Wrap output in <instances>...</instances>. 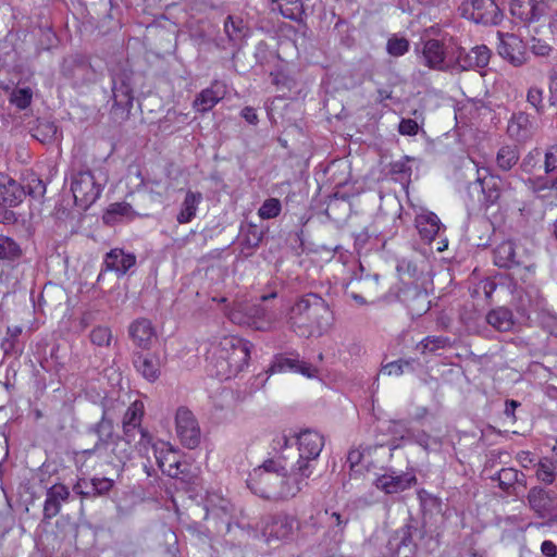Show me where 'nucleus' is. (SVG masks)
<instances>
[{"label": "nucleus", "mask_w": 557, "mask_h": 557, "mask_svg": "<svg viewBox=\"0 0 557 557\" xmlns=\"http://www.w3.org/2000/svg\"><path fill=\"white\" fill-rule=\"evenodd\" d=\"M251 344L235 336H225L208 351L211 375L228 380L238 375L250 359Z\"/></svg>", "instance_id": "obj_1"}, {"label": "nucleus", "mask_w": 557, "mask_h": 557, "mask_svg": "<svg viewBox=\"0 0 557 557\" xmlns=\"http://www.w3.org/2000/svg\"><path fill=\"white\" fill-rule=\"evenodd\" d=\"M288 323L294 331L313 334L321 333L332 323V312L327 302L315 293H308L299 297L292 306Z\"/></svg>", "instance_id": "obj_2"}, {"label": "nucleus", "mask_w": 557, "mask_h": 557, "mask_svg": "<svg viewBox=\"0 0 557 557\" xmlns=\"http://www.w3.org/2000/svg\"><path fill=\"white\" fill-rule=\"evenodd\" d=\"M424 535V523L410 517L401 528L389 536L386 544L387 557H414L419 542Z\"/></svg>", "instance_id": "obj_3"}, {"label": "nucleus", "mask_w": 557, "mask_h": 557, "mask_svg": "<svg viewBox=\"0 0 557 557\" xmlns=\"http://www.w3.org/2000/svg\"><path fill=\"white\" fill-rule=\"evenodd\" d=\"M113 106L111 114L116 121L129 117L134 102L133 71L119 67L110 72Z\"/></svg>", "instance_id": "obj_4"}, {"label": "nucleus", "mask_w": 557, "mask_h": 557, "mask_svg": "<svg viewBox=\"0 0 557 557\" xmlns=\"http://www.w3.org/2000/svg\"><path fill=\"white\" fill-rule=\"evenodd\" d=\"M60 73L74 88L94 84L99 76L97 70L91 65L89 57L82 53L64 57Z\"/></svg>", "instance_id": "obj_5"}, {"label": "nucleus", "mask_w": 557, "mask_h": 557, "mask_svg": "<svg viewBox=\"0 0 557 557\" xmlns=\"http://www.w3.org/2000/svg\"><path fill=\"white\" fill-rule=\"evenodd\" d=\"M234 324L246 325L258 331L271 329L272 318L261 304L236 302L226 312Z\"/></svg>", "instance_id": "obj_6"}, {"label": "nucleus", "mask_w": 557, "mask_h": 557, "mask_svg": "<svg viewBox=\"0 0 557 557\" xmlns=\"http://www.w3.org/2000/svg\"><path fill=\"white\" fill-rule=\"evenodd\" d=\"M102 184H100L94 173L89 169H81L73 171L71 176V191L75 200V205L87 210L94 205L102 193Z\"/></svg>", "instance_id": "obj_7"}, {"label": "nucleus", "mask_w": 557, "mask_h": 557, "mask_svg": "<svg viewBox=\"0 0 557 557\" xmlns=\"http://www.w3.org/2000/svg\"><path fill=\"white\" fill-rule=\"evenodd\" d=\"M455 48V40L428 39L422 42L421 62L431 70L450 71L451 51Z\"/></svg>", "instance_id": "obj_8"}, {"label": "nucleus", "mask_w": 557, "mask_h": 557, "mask_svg": "<svg viewBox=\"0 0 557 557\" xmlns=\"http://www.w3.org/2000/svg\"><path fill=\"white\" fill-rule=\"evenodd\" d=\"M25 197L23 186L8 175L0 173V223L13 224L16 215L13 208L17 207Z\"/></svg>", "instance_id": "obj_9"}, {"label": "nucleus", "mask_w": 557, "mask_h": 557, "mask_svg": "<svg viewBox=\"0 0 557 557\" xmlns=\"http://www.w3.org/2000/svg\"><path fill=\"white\" fill-rule=\"evenodd\" d=\"M527 502L530 510L545 523H557V494L552 490L534 486L529 490Z\"/></svg>", "instance_id": "obj_10"}, {"label": "nucleus", "mask_w": 557, "mask_h": 557, "mask_svg": "<svg viewBox=\"0 0 557 557\" xmlns=\"http://www.w3.org/2000/svg\"><path fill=\"white\" fill-rule=\"evenodd\" d=\"M491 50L485 45H480L467 51L455 42L451 51V72H463L485 67L491 59Z\"/></svg>", "instance_id": "obj_11"}, {"label": "nucleus", "mask_w": 557, "mask_h": 557, "mask_svg": "<svg viewBox=\"0 0 557 557\" xmlns=\"http://www.w3.org/2000/svg\"><path fill=\"white\" fill-rule=\"evenodd\" d=\"M459 10L463 17L484 25H497L504 16L494 0H463Z\"/></svg>", "instance_id": "obj_12"}, {"label": "nucleus", "mask_w": 557, "mask_h": 557, "mask_svg": "<svg viewBox=\"0 0 557 557\" xmlns=\"http://www.w3.org/2000/svg\"><path fill=\"white\" fill-rule=\"evenodd\" d=\"M283 474L253 470L247 480L248 487L265 499L281 498Z\"/></svg>", "instance_id": "obj_13"}, {"label": "nucleus", "mask_w": 557, "mask_h": 557, "mask_svg": "<svg viewBox=\"0 0 557 557\" xmlns=\"http://www.w3.org/2000/svg\"><path fill=\"white\" fill-rule=\"evenodd\" d=\"M176 433L183 446L189 449L200 444L201 432L194 413L186 407H180L175 414Z\"/></svg>", "instance_id": "obj_14"}, {"label": "nucleus", "mask_w": 557, "mask_h": 557, "mask_svg": "<svg viewBox=\"0 0 557 557\" xmlns=\"http://www.w3.org/2000/svg\"><path fill=\"white\" fill-rule=\"evenodd\" d=\"M418 480L413 470L401 472L387 468L385 472L374 480V485L385 494H397L417 484Z\"/></svg>", "instance_id": "obj_15"}, {"label": "nucleus", "mask_w": 557, "mask_h": 557, "mask_svg": "<svg viewBox=\"0 0 557 557\" xmlns=\"http://www.w3.org/2000/svg\"><path fill=\"white\" fill-rule=\"evenodd\" d=\"M297 521L286 513L267 515L256 524L255 531L260 530L261 534L268 539L282 540L293 533Z\"/></svg>", "instance_id": "obj_16"}, {"label": "nucleus", "mask_w": 557, "mask_h": 557, "mask_svg": "<svg viewBox=\"0 0 557 557\" xmlns=\"http://www.w3.org/2000/svg\"><path fill=\"white\" fill-rule=\"evenodd\" d=\"M498 54L513 66H521L528 61L527 46L515 34L498 32Z\"/></svg>", "instance_id": "obj_17"}, {"label": "nucleus", "mask_w": 557, "mask_h": 557, "mask_svg": "<svg viewBox=\"0 0 557 557\" xmlns=\"http://www.w3.org/2000/svg\"><path fill=\"white\" fill-rule=\"evenodd\" d=\"M398 297L407 307L408 312L412 318L422 317L431 308V300L428 292L417 284L404 286L400 289Z\"/></svg>", "instance_id": "obj_18"}, {"label": "nucleus", "mask_w": 557, "mask_h": 557, "mask_svg": "<svg viewBox=\"0 0 557 557\" xmlns=\"http://www.w3.org/2000/svg\"><path fill=\"white\" fill-rule=\"evenodd\" d=\"M70 497L71 492L64 484L57 483L50 486L46 492V499L44 503V520L49 521L57 517L61 511L62 504L66 503Z\"/></svg>", "instance_id": "obj_19"}, {"label": "nucleus", "mask_w": 557, "mask_h": 557, "mask_svg": "<svg viewBox=\"0 0 557 557\" xmlns=\"http://www.w3.org/2000/svg\"><path fill=\"white\" fill-rule=\"evenodd\" d=\"M89 432L96 434L98 441L94 448L84 451L88 456L107 451L110 443L116 437L113 421L107 417L106 410H103L100 421L89 428Z\"/></svg>", "instance_id": "obj_20"}, {"label": "nucleus", "mask_w": 557, "mask_h": 557, "mask_svg": "<svg viewBox=\"0 0 557 557\" xmlns=\"http://www.w3.org/2000/svg\"><path fill=\"white\" fill-rule=\"evenodd\" d=\"M536 124L532 121L531 115L527 112L520 111L513 113L509 120L507 132L508 135L519 143H525L536 132Z\"/></svg>", "instance_id": "obj_21"}, {"label": "nucleus", "mask_w": 557, "mask_h": 557, "mask_svg": "<svg viewBox=\"0 0 557 557\" xmlns=\"http://www.w3.org/2000/svg\"><path fill=\"white\" fill-rule=\"evenodd\" d=\"M132 363L136 371L149 382L157 381L161 374L160 360L156 355L134 351Z\"/></svg>", "instance_id": "obj_22"}, {"label": "nucleus", "mask_w": 557, "mask_h": 557, "mask_svg": "<svg viewBox=\"0 0 557 557\" xmlns=\"http://www.w3.org/2000/svg\"><path fill=\"white\" fill-rule=\"evenodd\" d=\"M136 263V256L131 252H125L122 249L114 248L106 253L103 267L106 271H113L119 276L127 273Z\"/></svg>", "instance_id": "obj_23"}, {"label": "nucleus", "mask_w": 557, "mask_h": 557, "mask_svg": "<svg viewBox=\"0 0 557 557\" xmlns=\"http://www.w3.org/2000/svg\"><path fill=\"white\" fill-rule=\"evenodd\" d=\"M285 370H290L294 372H299L308 377H312L317 373V369L311 364L300 361L298 356L296 357H286L284 355H276L272 364L270 366L268 372L276 373Z\"/></svg>", "instance_id": "obj_24"}, {"label": "nucleus", "mask_w": 557, "mask_h": 557, "mask_svg": "<svg viewBox=\"0 0 557 557\" xmlns=\"http://www.w3.org/2000/svg\"><path fill=\"white\" fill-rule=\"evenodd\" d=\"M299 456L309 459H317L324 446V440L321 434L313 430H304L298 434Z\"/></svg>", "instance_id": "obj_25"}, {"label": "nucleus", "mask_w": 557, "mask_h": 557, "mask_svg": "<svg viewBox=\"0 0 557 557\" xmlns=\"http://www.w3.org/2000/svg\"><path fill=\"white\" fill-rule=\"evenodd\" d=\"M509 11L512 16L525 23L537 21L543 14L541 0H510Z\"/></svg>", "instance_id": "obj_26"}, {"label": "nucleus", "mask_w": 557, "mask_h": 557, "mask_svg": "<svg viewBox=\"0 0 557 557\" xmlns=\"http://www.w3.org/2000/svg\"><path fill=\"white\" fill-rule=\"evenodd\" d=\"M128 335L138 348L149 349L156 332L150 320L140 318L131 323Z\"/></svg>", "instance_id": "obj_27"}, {"label": "nucleus", "mask_w": 557, "mask_h": 557, "mask_svg": "<svg viewBox=\"0 0 557 557\" xmlns=\"http://www.w3.org/2000/svg\"><path fill=\"white\" fill-rule=\"evenodd\" d=\"M478 174L479 176L475 183L480 185L486 203L494 205L502 194L499 178L492 175L486 168L479 169Z\"/></svg>", "instance_id": "obj_28"}, {"label": "nucleus", "mask_w": 557, "mask_h": 557, "mask_svg": "<svg viewBox=\"0 0 557 557\" xmlns=\"http://www.w3.org/2000/svg\"><path fill=\"white\" fill-rule=\"evenodd\" d=\"M494 263L498 268L511 269L522 265L523 261L518 257L515 244L507 240L494 249Z\"/></svg>", "instance_id": "obj_29"}, {"label": "nucleus", "mask_w": 557, "mask_h": 557, "mask_svg": "<svg viewBox=\"0 0 557 557\" xmlns=\"http://www.w3.org/2000/svg\"><path fill=\"white\" fill-rule=\"evenodd\" d=\"M416 227L423 239L432 242L444 226L435 213L426 212L417 215Z\"/></svg>", "instance_id": "obj_30"}, {"label": "nucleus", "mask_w": 557, "mask_h": 557, "mask_svg": "<svg viewBox=\"0 0 557 557\" xmlns=\"http://www.w3.org/2000/svg\"><path fill=\"white\" fill-rule=\"evenodd\" d=\"M271 10L280 13L294 22H301L305 17V9L301 0H269Z\"/></svg>", "instance_id": "obj_31"}, {"label": "nucleus", "mask_w": 557, "mask_h": 557, "mask_svg": "<svg viewBox=\"0 0 557 557\" xmlns=\"http://www.w3.org/2000/svg\"><path fill=\"white\" fill-rule=\"evenodd\" d=\"M136 215L132 206L127 202L111 203L103 213L102 220L107 225H114L124 219L132 220Z\"/></svg>", "instance_id": "obj_32"}, {"label": "nucleus", "mask_w": 557, "mask_h": 557, "mask_svg": "<svg viewBox=\"0 0 557 557\" xmlns=\"http://www.w3.org/2000/svg\"><path fill=\"white\" fill-rule=\"evenodd\" d=\"M201 200V193L188 190L176 216L177 222L180 224L189 223L196 216V212Z\"/></svg>", "instance_id": "obj_33"}, {"label": "nucleus", "mask_w": 557, "mask_h": 557, "mask_svg": "<svg viewBox=\"0 0 557 557\" xmlns=\"http://www.w3.org/2000/svg\"><path fill=\"white\" fill-rule=\"evenodd\" d=\"M29 132L41 144H50L58 137V126L55 123L45 119H37L29 128Z\"/></svg>", "instance_id": "obj_34"}, {"label": "nucleus", "mask_w": 557, "mask_h": 557, "mask_svg": "<svg viewBox=\"0 0 557 557\" xmlns=\"http://www.w3.org/2000/svg\"><path fill=\"white\" fill-rule=\"evenodd\" d=\"M486 322L499 332H508L513 326V314L508 308L498 307L487 313Z\"/></svg>", "instance_id": "obj_35"}, {"label": "nucleus", "mask_w": 557, "mask_h": 557, "mask_svg": "<svg viewBox=\"0 0 557 557\" xmlns=\"http://www.w3.org/2000/svg\"><path fill=\"white\" fill-rule=\"evenodd\" d=\"M216 85L211 86L210 88L203 89L194 100V108L199 112H208L211 110L222 98L223 96L219 92V90L214 89Z\"/></svg>", "instance_id": "obj_36"}, {"label": "nucleus", "mask_w": 557, "mask_h": 557, "mask_svg": "<svg viewBox=\"0 0 557 557\" xmlns=\"http://www.w3.org/2000/svg\"><path fill=\"white\" fill-rule=\"evenodd\" d=\"M314 459L299 456L296 463L290 468V472L295 476V481L298 480V484H302L305 487L308 486L307 480L312 475Z\"/></svg>", "instance_id": "obj_37"}, {"label": "nucleus", "mask_w": 557, "mask_h": 557, "mask_svg": "<svg viewBox=\"0 0 557 557\" xmlns=\"http://www.w3.org/2000/svg\"><path fill=\"white\" fill-rule=\"evenodd\" d=\"M413 161H416L414 158L405 156L400 160L391 163L389 173L395 180L400 181L401 183H409L412 173V169L409 163Z\"/></svg>", "instance_id": "obj_38"}, {"label": "nucleus", "mask_w": 557, "mask_h": 557, "mask_svg": "<svg viewBox=\"0 0 557 557\" xmlns=\"http://www.w3.org/2000/svg\"><path fill=\"white\" fill-rule=\"evenodd\" d=\"M139 435L140 440L138 442L139 451L147 449V446L151 444L152 437L151 435L141 428H131L123 425V436H120L121 440L127 441L128 444L134 445L136 436Z\"/></svg>", "instance_id": "obj_39"}, {"label": "nucleus", "mask_w": 557, "mask_h": 557, "mask_svg": "<svg viewBox=\"0 0 557 557\" xmlns=\"http://www.w3.org/2000/svg\"><path fill=\"white\" fill-rule=\"evenodd\" d=\"M263 234L264 232L261 227H259L256 224L249 223L246 226L242 227V245L245 248L255 249L260 245L263 238Z\"/></svg>", "instance_id": "obj_40"}, {"label": "nucleus", "mask_w": 557, "mask_h": 557, "mask_svg": "<svg viewBox=\"0 0 557 557\" xmlns=\"http://www.w3.org/2000/svg\"><path fill=\"white\" fill-rule=\"evenodd\" d=\"M224 32L231 41H237L246 35L243 18L228 15L224 21Z\"/></svg>", "instance_id": "obj_41"}, {"label": "nucleus", "mask_w": 557, "mask_h": 557, "mask_svg": "<svg viewBox=\"0 0 557 557\" xmlns=\"http://www.w3.org/2000/svg\"><path fill=\"white\" fill-rule=\"evenodd\" d=\"M22 256L20 245L9 236L0 235V259L14 261Z\"/></svg>", "instance_id": "obj_42"}, {"label": "nucleus", "mask_w": 557, "mask_h": 557, "mask_svg": "<svg viewBox=\"0 0 557 557\" xmlns=\"http://www.w3.org/2000/svg\"><path fill=\"white\" fill-rule=\"evenodd\" d=\"M519 160V152L516 147L504 146L496 156V162L503 171H509Z\"/></svg>", "instance_id": "obj_43"}, {"label": "nucleus", "mask_w": 557, "mask_h": 557, "mask_svg": "<svg viewBox=\"0 0 557 557\" xmlns=\"http://www.w3.org/2000/svg\"><path fill=\"white\" fill-rule=\"evenodd\" d=\"M112 445L111 454L116 458L120 463L125 465L131 460L134 445L128 444L127 441H123L119 435L110 443Z\"/></svg>", "instance_id": "obj_44"}, {"label": "nucleus", "mask_w": 557, "mask_h": 557, "mask_svg": "<svg viewBox=\"0 0 557 557\" xmlns=\"http://www.w3.org/2000/svg\"><path fill=\"white\" fill-rule=\"evenodd\" d=\"M529 189L540 199H548L550 197V189L548 178L539 176L529 178L527 182Z\"/></svg>", "instance_id": "obj_45"}, {"label": "nucleus", "mask_w": 557, "mask_h": 557, "mask_svg": "<svg viewBox=\"0 0 557 557\" xmlns=\"http://www.w3.org/2000/svg\"><path fill=\"white\" fill-rule=\"evenodd\" d=\"M295 481L294 474L285 470L282 480L281 498L295 497L305 486Z\"/></svg>", "instance_id": "obj_46"}, {"label": "nucleus", "mask_w": 557, "mask_h": 557, "mask_svg": "<svg viewBox=\"0 0 557 557\" xmlns=\"http://www.w3.org/2000/svg\"><path fill=\"white\" fill-rule=\"evenodd\" d=\"M410 47L409 40L405 37L393 35L386 44V51L392 57H401L408 52Z\"/></svg>", "instance_id": "obj_47"}, {"label": "nucleus", "mask_w": 557, "mask_h": 557, "mask_svg": "<svg viewBox=\"0 0 557 557\" xmlns=\"http://www.w3.org/2000/svg\"><path fill=\"white\" fill-rule=\"evenodd\" d=\"M73 492L81 496L82 500L98 497L94 479H78L73 485Z\"/></svg>", "instance_id": "obj_48"}, {"label": "nucleus", "mask_w": 557, "mask_h": 557, "mask_svg": "<svg viewBox=\"0 0 557 557\" xmlns=\"http://www.w3.org/2000/svg\"><path fill=\"white\" fill-rule=\"evenodd\" d=\"M393 425H399L401 426L404 430H406L407 434L409 436H411L414 442L420 445L421 447H423L425 450H429L431 448L432 445L434 446H438L440 445V442L432 437L431 435H429L428 433L425 432H418L417 434L414 433H411L410 430H408L405 425V423L403 421H398V422H392Z\"/></svg>", "instance_id": "obj_49"}, {"label": "nucleus", "mask_w": 557, "mask_h": 557, "mask_svg": "<svg viewBox=\"0 0 557 557\" xmlns=\"http://www.w3.org/2000/svg\"><path fill=\"white\" fill-rule=\"evenodd\" d=\"M527 102L535 109L539 115L545 112L544 91L537 86H531L527 91Z\"/></svg>", "instance_id": "obj_50"}, {"label": "nucleus", "mask_w": 557, "mask_h": 557, "mask_svg": "<svg viewBox=\"0 0 557 557\" xmlns=\"http://www.w3.org/2000/svg\"><path fill=\"white\" fill-rule=\"evenodd\" d=\"M32 98L33 90L29 87L15 88L10 96V102L24 110L30 104Z\"/></svg>", "instance_id": "obj_51"}, {"label": "nucleus", "mask_w": 557, "mask_h": 557, "mask_svg": "<svg viewBox=\"0 0 557 557\" xmlns=\"http://www.w3.org/2000/svg\"><path fill=\"white\" fill-rule=\"evenodd\" d=\"M282 210L281 201L276 198L267 199L258 210V214L263 220L276 218Z\"/></svg>", "instance_id": "obj_52"}, {"label": "nucleus", "mask_w": 557, "mask_h": 557, "mask_svg": "<svg viewBox=\"0 0 557 557\" xmlns=\"http://www.w3.org/2000/svg\"><path fill=\"white\" fill-rule=\"evenodd\" d=\"M519 472L512 468H504L497 472L496 476L493 480H497L500 488L508 490L516 482H518Z\"/></svg>", "instance_id": "obj_53"}, {"label": "nucleus", "mask_w": 557, "mask_h": 557, "mask_svg": "<svg viewBox=\"0 0 557 557\" xmlns=\"http://www.w3.org/2000/svg\"><path fill=\"white\" fill-rule=\"evenodd\" d=\"M90 342L99 347H108L112 339L111 330L107 326H97L90 332Z\"/></svg>", "instance_id": "obj_54"}, {"label": "nucleus", "mask_w": 557, "mask_h": 557, "mask_svg": "<svg viewBox=\"0 0 557 557\" xmlns=\"http://www.w3.org/2000/svg\"><path fill=\"white\" fill-rule=\"evenodd\" d=\"M536 476L540 481L550 484L555 479V466L548 460L544 459L539 462L536 468Z\"/></svg>", "instance_id": "obj_55"}, {"label": "nucleus", "mask_w": 557, "mask_h": 557, "mask_svg": "<svg viewBox=\"0 0 557 557\" xmlns=\"http://www.w3.org/2000/svg\"><path fill=\"white\" fill-rule=\"evenodd\" d=\"M448 345H449V338L444 337V336H428L423 341H421L419 344L422 352H425V351L433 352L437 349L445 348Z\"/></svg>", "instance_id": "obj_56"}, {"label": "nucleus", "mask_w": 557, "mask_h": 557, "mask_svg": "<svg viewBox=\"0 0 557 557\" xmlns=\"http://www.w3.org/2000/svg\"><path fill=\"white\" fill-rule=\"evenodd\" d=\"M413 359H399L392 361L383 367L382 372L387 373L388 375H401L405 372V369H413Z\"/></svg>", "instance_id": "obj_57"}, {"label": "nucleus", "mask_w": 557, "mask_h": 557, "mask_svg": "<svg viewBox=\"0 0 557 557\" xmlns=\"http://www.w3.org/2000/svg\"><path fill=\"white\" fill-rule=\"evenodd\" d=\"M59 346L52 347L49 357H45L40 360V367L46 371L58 372L63 363L58 355Z\"/></svg>", "instance_id": "obj_58"}, {"label": "nucleus", "mask_w": 557, "mask_h": 557, "mask_svg": "<svg viewBox=\"0 0 557 557\" xmlns=\"http://www.w3.org/2000/svg\"><path fill=\"white\" fill-rule=\"evenodd\" d=\"M143 411L137 407V404H133L127 408L123 417V425L133 428H140Z\"/></svg>", "instance_id": "obj_59"}, {"label": "nucleus", "mask_w": 557, "mask_h": 557, "mask_svg": "<svg viewBox=\"0 0 557 557\" xmlns=\"http://www.w3.org/2000/svg\"><path fill=\"white\" fill-rule=\"evenodd\" d=\"M371 449L372 445H361L359 449L350 450L347 456V461L350 463V468L359 465L363 460L366 454H370Z\"/></svg>", "instance_id": "obj_60"}, {"label": "nucleus", "mask_w": 557, "mask_h": 557, "mask_svg": "<svg viewBox=\"0 0 557 557\" xmlns=\"http://www.w3.org/2000/svg\"><path fill=\"white\" fill-rule=\"evenodd\" d=\"M419 124L412 119H401L398 125V132L405 136H414L419 132Z\"/></svg>", "instance_id": "obj_61"}, {"label": "nucleus", "mask_w": 557, "mask_h": 557, "mask_svg": "<svg viewBox=\"0 0 557 557\" xmlns=\"http://www.w3.org/2000/svg\"><path fill=\"white\" fill-rule=\"evenodd\" d=\"M255 470H263L264 472L268 473L284 474L286 468L280 460L267 459L265 461H263L261 466H259Z\"/></svg>", "instance_id": "obj_62"}, {"label": "nucleus", "mask_w": 557, "mask_h": 557, "mask_svg": "<svg viewBox=\"0 0 557 557\" xmlns=\"http://www.w3.org/2000/svg\"><path fill=\"white\" fill-rule=\"evenodd\" d=\"M544 170L550 174L557 170V145L550 147L545 153Z\"/></svg>", "instance_id": "obj_63"}, {"label": "nucleus", "mask_w": 557, "mask_h": 557, "mask_svg": "<svg viewBox=\"0 0 557 557\" xmlns=\"http://www.w3.org/2000/svg\"><path fill=\"white\" fill-rule=\"evenodd\" d=\"M98 496H106L114 486V481L108 478H92Z\"/></svg>", "instance_id": "obj_64"}]
</instances>
